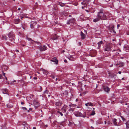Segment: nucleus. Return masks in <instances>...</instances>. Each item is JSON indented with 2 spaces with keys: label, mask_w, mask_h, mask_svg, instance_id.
Wrapping results in <instances>:
<instances>
[{
  "label": "nucleus",
  "mask_w": 129,
  "mask_h": 129,
  "mask_svg": "<svg viewBox=\"0 0 129 129\" xmlns=\"http://www.w3.org/2000/svg\"><path fill=\"white\" fill-rule=\"evenodd\" d=\"M22 108L23 109H25V110H26V108L25 107H23Z\"/></svg>",
  "instance_id": "obj_35"
},
{
  "label": "nucleus",
  "mask_w": 129,
  "mask_h": 129,
  "mask_svg": "<svg viewBox=\"0 0 129 129\" xmlns=\"http://www.w3.org/2000/svg\"><path fill=\"white\" fill-rule=\"evenodd\" d=\"M83 93L84 94H85L86 93V92H83Z\"/></svg>",
  "instance_id": "obj_43"
},
{
  "label": "nucleus",
  "mask_w": 129,
  "mask_h": 129,
  "mask_svg": "<svg viewBox=\"0 0 129 129\" xmlns=\"http://www.w3.org/2000/svg\"><path fill=\"white\" fill-rule=\"evenodd\" d=\"M3 75L5 77V73H4L3 72H2Z\"/></svg>",
  "instance_id": "obj_33"
},
{
  "label": "nucleus",
  "mask_w": 129,
  "mask_h": 129,
  "mask_svg": "<svg viewBox=\"0 0 129 129\" xmlns=\"http://www.w3.org/2000/svg\"><path fill=\"white\" fill-rule=\"evenodd\" d=\"M2 77V75H0V79Z\"/></svg>",
  "instance_id": "obj_41"
},
{
  "label": "nucleus",
  "mask_w": 129,
  "mask_h": 129,
  "mask_svg": "<svg viewBox=\"0 0 129 129\" xmlns=\"http://www.w3.org/2000/svg\"><path fill=\"white\" fill-rule=\"evenodd\" d=\"M108 74H109V77L111 78H113L116 76L115 74H114L113 73L110 72H109Z\"/></svg>",
  "instance_id": "obj_8"
},
{
  "label": "nucleus",
  "mask_w": 129,
  "mask_h": 129,
  "mask_svg": "<svg viewBox=\"0 0 129 129\" xmlns=\"http://www.w3.org/2000/svg\"><path fill=\"white\" fill-rule=\"evenodd\" d=\"M63 4L62 3H60L59 4V5L61 6H63Z\"/></svg>",
  "instance_id": "obj_34"
},
{
  "label": "nucleus",
  "mask_w": 129,
  "mask_h": 129,
  "mask_svg": "<svg viewBox=\"0 0 129 129\" xmlns=\"http://www.w3.org/2000/svg\"><path fill=\"white\" fill-rule=\"evenodd\" d=\"M97 17L93 19V21L94 22H96L101 20H105L107 19V15L103 11H101L97 13Z\"/></svg>",
  "instance_id": "obj_1"
},
{
  "label": "nucleus",
  "mask_w": 129,
  "mask_h": 129,
  "mask_svg": "<svg viewBox=\"0 0 129 129\" xmlns=\"http://www.w3.org/2000/svg\"><path fill=\"white\" fill-rule=\"evenodd\" d=\"M18 10H20V8H19L18 9Z\"/></svg>",
  "instance_id": "obj_47"
},
{
  "label": "nucleus",
  "mask_w": 129,
  "mask_h": 129,
  "mask_svg": "<svg viewBox=\"0 0 129 129\" xmlns=\"http://www.w3.org/2000/svg\"><path fill=\"white\" fill-rule=\"evenodd\" d=\"M81 38L82 39H83L85 38V35L84 33H83L82 31H81Z\"/></svg>",
  "instance_id": "obj_14"
},
{
  "label": "nucleus",
  "mask_w": 129,
  "mask_h": 129,
  "mask_svg": "<svg viewBox=\"0 0 129 129\" xmlns=\"http://www.w3.org/2000/svg\"><path fill=\"white\" fill-rule=\"evenodd\" d=\"M31 78V76H30V79Z\"/></svg>",
  "instance_id": "obj_64"
},
{
  "label": "nucleus",
  "mask_w": 129,
  "mask_h": 129,
  "mask_svg": "<svg viewBox=\"0 0 129 129\" xmlns=\"http://www.w3.org/2000/svg\"><path fill=\"white\" fill-rule=\"evenodd\" d=\"M113 65L112 64V65H111V66L110 67H112L113 66Z\"/></svg>",
  "instance_id": "obj_62"
},
{
  "label": "nucleus",
  "mask_w": 129,
  "mask_h": 129,
  "mask_svg": "<svg viewBox=\"0 0 129 129\" xmlns=\"http://www.w3.org/2000/svg\"><path fill=\"white\" fill-rule=\"evenodd\" d=\"M117 120L116 119H112V122L115 125H117V122H116Z\"/></svg>",
  "instance_id": "obj_18"
},
{
  "label": "nucleus",
  "mask_w": 129,
  "mask_h": 129,
  "mask_svg": "<svg viewBox=\"0 0 129 129\" xmlns=\"http://www.w3.org/2000/svg\"><path fill=\"white\" fill-rule=\"evenodd\" d=\"M105 124H106L107 123V122L106 121H105L104 122Z\"/></svg>",
  "instance_id": "obj_49"
},
{
  "label": "nucleus",
  "mask_w": 129,
  "mask_h": 129,
  "mask_svg": "<svg viewBox=\"0 0 129 129\" xmlns=\"http://www.w3.org/2000/svg\"><path fill=\"white\" fill-rule=\"evenodd\" d=\"M45 126H46V127H48V125H45Z\"/></svg>",
  "instance_id": "obj_55"
},
{
  "label": "nucleus",
  "mask_w": 129,
  "mask_h": 129,
  "mask_svg": "<svg viewBox=\"0 0 129 129\" xmlns=\"http://www.w3.org/2000/svg\"><path fill=\"white\" fill-rule=\"evenodd\" d=\"M28 40H31V39L30 38H28Z\"/></svg>",
  "instance_id": "obj_48"
},
{
  "label": "nucleus",
  "mask_w": 129,
  "mask_h": 129,
  "mask_svg": "<svg viewBox=\"0 0 129 129\" xmlns=\"http://www.w3.org/2000/svg\"><path fill=\"white\" fill-rule=\"evenodd\" d=\"M15 36L13 32H10L9 34L8 37L9 38L14 39Z\"/></svg>",
  "instance_id": "obj_7"
},
{
  "label": "nucleus",
  "mask_w": 129,
  "mask_h": 129,
  "mask_svg": "<svg viewBox=\"0 0 129 129\" xmlns=\"http://www.w3.org/2000/svg\"><path fill=\"white\" fill-rule=\"evenodd\" d=\"M81 3H82V5H84L85 4V3L83 2Z\"/></svg>",
  "instance_id": "obj_42"
},
{
  "label": "nucleus",
  "mask_w": 129,
  "mask_h": 129,
  "mask_svg": "<svg viewBox=\"0 0 129 129\" xmlns=\"http://www.w3.org/2000/svg\"><path fill=\"white\" fill-rule=\"evenodd\" d=\"M2 91L3 93L4 94H7L8 93V90L7 89H3Z\"/></svg>",
  "instance_id": "obj_10"
},
{
  "label": "nucleus",
  "mask_w": 129,
  "mask_h": 129,
  "mask_svg": "<svg viewBox=\"0 0 129 129\" xmlns=\"http://www.w3.org/2000/svg\"><path fill=\"white\" fill-rule=\"evenodd\" d=\"M20 20L19 19H15L14 20V22L16 24H17L19 23Z\"/></svg>",
  "instance_id": "obj_17"
},
{
  "label": "nucleus",
  "mask_w": 129,
  "mask_h": 129,
  "mask_svg": "<svg viewBox=\"0 0 129 129\" xmlns=\"http://www.w3.org/2000/svg\"><path fill=\"white\" fill-rule=\"evenodd\" d=\"M78 101V99H77L76 100V102H77Z\"/></svg>",
  "instance_id": "obj_51"
},
{
  "label": "nucleus",
  "mask_w": 129,
  "mask_h": 129,
  "mask_svg": "<svg viewBox=\"0 0 129 129\" xmlns=\"http://www.w3.org/2000/svg\"><path fill=\"white\" fill-rule=\"evenodd\" d=\"M120 58H121L122 59L123 58V57H121Z\"/></svg>",
  "instance_id": "obj_54"
},
{
  "label": "nucleus",
  "mask_w": 129,
  "mask_h": 129,
  "mask_svg": "<svg viewBox=\"0 0 129 129\" xmlns=\"http://www.w3.org/2000/svg\"><path fill=\"white\" fill-rule=\"evenodd\" d=\"M42 70L43 71V74H45L46 75H47L48 74V72L46 70L43 69H42Z\"/></svg>",
  "instance_id": "obj_19"
},
{
  "label": "nucleus",
  "mask_w": 129,
  "mask_h": 129,
  "mask_svg": "<svg viewBox=\"0 0 129 129\" xmlns=\"http://www.w3.org/2000/svg\"><path fill=\"white\" fill-rule=\"evenodd\" d=\"M57 113H58L61 116H62L63 115V114L61 112H60L59 111H58L57 112Z\"/></svg>",
  "instance_id": "obj_28"
},
{
  "label": "nucleus",
  "mask_w": 129,
  "mask_h": 129,
  "mask_svg": "<svg viewBox=\"0 0 129 129\" xmlns=\"http://www.w3.org/2000/svg\"><path fill=\"white\" fill-rule=\"evenodd\" d=\"M122 118V119L123 120V121H124V120H125V119L124 118Z\"/></svg>",
  "instance_id": "obj_46"
},
{
  "label": "nucleus",
  "mask_w": 129,
  "mask_h": 129,
  "mask_svg": "<svg viewBox=\"0 0 129 129\" xmlns=\"http://www.w3.org/2000/svg\"><path fill=\"white\" fill-rule=\"evenodd\" d=\"M104 89L105 91L107 92H108L110 90L109 88L107 86L104 87Z\"/></svg>",
  "instance_id": "obj_15"
},
{
  "label": "nucleus",
  "mask_w": 129,
  "mask_h": 129,
  "mask_svg": "<svg viewBox=\"0 0 129 129\" xmlns=\"http://www.w3.org/2000/svg\"><path fill=\"white\" fill-rule=\"evenodd\" d=\"M82 94H80V96H82Z\"/></svg>",
  "instance_id": "obj_56"
},
{
  "label": "nucleus",
  "mask_w": 129,
  "mask_h": 129,
  "mask_svg": "<svg viewBox=\"0 0 129 129\" xmlns=\"http://www.w3.org/2000/svg\"><path fill=\"white\" fill-rule=\"evenodd\" d=\"M71 15H69V17H71Z\"/></svg>",
  "instance_id": "obj_59"
},
{
  "label": "nucleus",
  "mask_w": 129,
  "mask_h": 129,
  "mask_svg": "<svg viewBox=\"0 0 129 129\" xmlns=\"http://www.w3.org/2000/svg\"><path fill=\"white\" fill-rule=\"evenodd\" d=\"M35 23L36 24L37 23V22H31V24L30 25V27L31 29H33L34 28V25H33V24Z\"/></svg>",
  "instance_id": "obj_12"
},
{
  "label": "nucleus",
  "mask_w": 129,
  "mask_h": 129,
  "mask_svg": "<svg viewBox=\"0 0 129 129\" xmlns=\"http://www.w3.org/2000/svg\"><path fill=\"white\" fill-rule=\"evenodd\" d=\"M96 54V52L95 50H91L90 51V56L91 57L95 56Z\"/></svg>",
  "instance_id": "obj_3"
},
{
  "label": "nucleus",
  "mask_w": 129,
  "mask_h": 129,
  "mask_svg": "<svg viewBox=\"0 0 129 129\" xmlns=\"http://www.w3.org/2000/svg\"><path fill=\"white\" fill-rule=\"evenodd\" d=\"M37 73L38 74H40V73L39 72H37Z\"/></svg>",
  "instance_id": "obj_58"
},
{
  "label": "nucleus",
  "mask_w": 129,
  "mask_h": 129,
  "mask_svg": "<svg viewBox=\"0 0 129 129\" xmlns=\"http://www.w3.org/2000/svg\"><path fill=\"white\" fill-rule=\"evenodd\" d=\"M111 32H113L114 33H116L114 29H113V30H112V31H111Z\"/></svg>",
  "instance_id": "obj_32"
},
{
  "label": "nucleus",
  "mask_w": 129,
  "mask_h": 129,
  "mask_svg": "<svg viewBox=\"0 0 129 129\" xmlns=\"http://www.w3.org/2000/svg\"><path fill=\"white\" fill-rule=\"evenodd\" d=\"M2 69L3 71L7 70L8 69V67L4 65L2 67Z\"/></svg>",
  "instance_id": "obj_13"
},
{
  "label": "nucleus",
  "mask_w": 129,
  "mask_h": 129,
  "mask_svg": "<svg viewBox=\"0 0 129 129\" xmlns=\"http://www.w3.org/2000/svg\"><path fill=\"white\" fill-rule=\"evenodd\" d=\"M22 82V83L23 84L24 83V82L23 81H21Z\"/></svg>",
  "instance_id": "obj_63"
},
{
  "label": "nucleus",
  "mask_w": 129,
  "mask_h": 129,
  "mask_svg": "<svg viewBox=\"0 0 129 129\" xmlns=\"http://www.w3.org/2000/svg\"><path fill=\"white\" fill-rule=\"evenodd\" d=\"M86 12H88V10H86Z\"/></svg>",
  "instance_id": "obj_52"
},
{
  "label": "nucleus",
  "mask_w": 129,
  "mask_h": 129,
  "mask_svg": "<svg viewBox=\"0 0 129 129\" xmlns=\"http://www.w3.org/2000/svg\"><path fill=\"white\" fill-rule=\"evenodd\" d=\"M116 50H113L112 51H115Z\"/></svg>",
  "instance_id": "obj_57"
},
{
  "label": "nucleus",
  "mask_w": 129,
  "mask_h": 129,
  "mask_svg": "<svg viewBox=\"0 0 129 129\" xmlns=\"http://www.w3.org/2000/svg\"><path fill=\"white\" fill-rule=\"evenodd\" d=\"M32 109L31 108H29V110H32Z\"/></svg>",
  "instance_id": "obj_61"
},
{
  "label": "nucleus",
  "mask_w": 129,
  "mask_h": 129,
  "mask_svg": "<svg viewBox=\"0 0 129 129\" xmlns=\"http://www.w3.org/2000/svg\"><path fill=\"white\" fill-rule=\"evenodd\" d=\"M107 124L108 125H110L112 124L110 121H108Z\"/></svg>",
  "instance_id": "obj_30"
},
{
  "label": "nucleus",
  "mask_w": 129,
  "mask_h": 129,
  "mask_svg": "<svg viewBox=\"0 0 129 129\" xmlns=\"http://www.w3.org/2000/svg\"><path fill=\"white\" fill-rule=\"evenodd\" d=\"M121 73V71H119L118 72V73L119 74H120Z\"/></svg>",
  "instance_id": "obj_39"
},
{
  "label": "nucleus",
  "mask_w": 129,
  "mask_h": 129,
  "mask_svg": "<svg viewBox=\"0 0 129 129\" xmlns=\"http://www.w3.org/2000/svg\"><path fill=\"white\" fill-rule=\"evenodd\" d=\"M24 104V102H22L21 103V105H23Z\"/></svg>",
  "instance_id": "obj_36"
},
{
  "label": "nucleus",
  "mask_w": 129,
  "mask_h": 129,
  "mask_svg": "<svg viewBox=\"0 0 129 129\" xmlns=\"http://www.w3.org/2000/svg\"><path fill=\"white\" fill-rule=\"evenodd\" d=\"M114 45H113L111 44H109L107 45L106 46V48L105 49V51H110L111 50L112 48Z\"/></svg>",
  "instance_id": "obj_2"
},
{
  "label": "nucleus",
  "mask_w": 129,
  "mask_h": 129,
  "mask_svg": "<svg viewBox=\"0 0 129 129\" xmlns=\"http://www.w3.org/2000/svg\"><path fill=\"white\" fill-rule=\"evenodd\" d=\"M33 129H36V127H33Z\"/></svg>",
  "instance_id": "obj_44"
},
{
  "label": "nucleus",
  "mask_w": 129,
  "mask_h": 129,
  "mask_svg": "<svg viewBox=\"0 0 129 129\" xmlns=\"http://www.w3.org/2000/svg\"><path fill=\"white\" fill-rule=\"evenodd\" d=\"M126 128L128 129L129 128V123H126Z\"/></svg>",
  "instance_id": "obj_24"
},
{
  "label": "nucleus",
  "mask_w": 129,
  "mask_h": 129,
  "mask_svg": "<svg viewBox=\"0 0 129 129\" xmlns=\"http://www.w3.org/2000/svg\"><path fill=\"white\" fill-rule=\"evenodd\" d=\"M95 112L94 111H92V112L90 114L91 115H94L95 114Z\"/></svg>",
  "instance_id": "obj_23"
},
{
  "label": "nucleus",
  "mask_w": 129,
  "mask_h": 129,
  "mask_svg": "<svg viewBox=\"0 0 129 129\" xmlns=\"http://www.w3.org/2000/svg\"><path fill=\"white\" fill-rule=\"evenodd\" d=\"M23 18V17H21V19H22Z\"/></svg>",
  "instance_id": "obj_60"
},
{
  "label": "nucleus",
  "mask_w": 129,
  "mask_h": 129,
  "mask_svg": "<svg viewBox=\"0 0 129 129\" xmlns=\"http://www.w3.org/2000/svg\"><path fill=\"white\" fill-rule=\"evenodd\" d=\"M64 61L65 62H67V61L66 59H65L64 60Z\"/></svg>",
  "instance_id": "obj_38"
},
{
  "label": "nucleus",
  "mask_w": 129,
  "mask_h": 129,
  "mask_svg": "<svg viewBox=\"0 0 129 129\" xmlns=\"http://www.w3.org/2000/svg\"><path fill=\"white\" fill-rule=\"evenodd\" d=\"M67 109V106L64 105L62 108V110L64 112H66Z\"/></svg>",
  "instance_id": "obj_9"
},
{
  "label": "nucleus",
  "mask_w": 129,
  "mask_h": 129,
  "mask_svg": "<svg viewBox=\"0 0 129 129\" xmlns=\"http://www.w3.org/2000/svg\"><path fill=\"white\" fill-rule=\"evenodd\" d=\"M113 26H112L111 27H110V29L111 31H112L113 29Z\"/></svg>",
  "instance_id": "obj_27"
},
{
  "label": "nucleus",
  "mask_w": 129,
  "mask_h": 129,
  "mask_svg": "<svg viewBox=\"0 0 129 129\" xmlns=\"http://www.w3.org/2000/svg\"><path fill=\"white\" fill-rule=\"evenodd\" d=\"M62 14L63 15H64L66 16H67L68 15V14L67 13L65 12L63 13Z\"/></svg>",
  "instance_id": "obj_26"
},
{
  "label": "nucleus",
  "mask_w": 129,
  "mask_h": 129,
  "mask_svg": "<svg viewBox=\"0 0 129 129\" xmlns=\"http://www.w3.org/2000/svg\"><path fill=\"white\" fill-rule=\"evenodd\" d=\"M58 80V79L57 78H56L55 79V80L56 81L57 80Z\"/></svg>",
  "instance_id": "obj_50"
},
{
  "label": "nucleus",
  "mask_w": 129,
  "mask_h": 129,
  "mask_svg": "<svg viewBox=\"0 0 129 129\" xmlns=\"http://www.w3.org/2000/svg\"><path fill=\"white\" fill-rule=\"evenodd\" d=\"M16 81L15 80H14V81L11 82V84L12 85Z\"/></svg>",
  "instance_id": "obj_29"
},
{
  "label": "nucleus",
  "mask_w": 129,
  "mask_h": 129,
  "mask_svg": "<svg viewBox=\"0 0 129 129\" xmlns=\"http://www.w3.org/2000/svg\"><path fill=\"white\" fill-rule=\"evenodd\" d=\"M103 42L102 41H101L98 42V48L99 49L101 46V45L102 44Z\"/></svg>",
  "instance_id": "obj_20"
},
{
  "label": "nucleus",
  "mask_w": 129,
  "mask_h": 129,
  "mask_svg": "<svg viewBox=\"0 0 129 129\" xmlns=\"http://www.w3.org/2000/svg\"><path fill=\"white\" fill-rule=\"evenodd\" d=\"M75 19L72 18L67 21V24H70V23H74L75 22Z\"/></svg>",
  "instance_id": "obj_6"
},
{
  "label": "nucleus",
  "mask_w": 129,
  "mask_h": 129,
  "mask_svg": "<svg viewBox=\"0 0 129 129\" xmlns=\"http://www.w3.org/2000/svg\"><path fill=\"white\" fill-rule=\"evenodd\" d=\"M51 61L52 62H55L56 64H57L58 63V61L56 57H54L53 59L51 60Z\"/></svg>",
  "instance_id": "obj_11"
},
{
  "label": "nucleus",
  "mask_w": 129,
  "mask_h": 129,
  "mask_svg": "<svg viewBox=\"0 0 129 129\" xmlns=\"http://www.w3.org/2000/svg\"><path fill=\"white\" fill-rule=\"evenodd\" d=\"M34 79L35 80H36L37 79V77H34Z\"/></svg>",
  "instance_id": "obj_37"
},
{
  "label": "nucleus",
  "mask_w": 129,
  "mask_h": 129,
  "mask_svg": "<svg viewBox=\"0 0 129 129\" xmlns=\"http://www.w3.org/2000/svg\"><path fill=\"white\" fill-rule=\"evenodd\" d=\"M74 114L77 117H78V116H82L83 115L82 113H81V112L78 111H77L76 112H74Z\"/></svg>",
  "instance_id": "obj_4"
},
{
  "label": "nucleus",
  "mask_w": 129,
  "mask_h": 129,
  "mask_svg": "<svg viewBox=\"0 0 129 129\" xmlns=\"http://www.w3.org/2000/svg\"><path fill=\"white\" fill-rule=\"evenodd\" d=\"M120 26V25H119V24H118L117 25V28H118V27L119 26Z\"/></svg>",
  "instance_id": "obj_40"
},
{
  "label": "nucleus",
  "mask_w": 129,
  "mask_h": 129,
  "mask_svg": "<svg viewBox=\"0 0 129 129\" xmlns=\"http://www.w3.org/2000/svg\"><path fill=\"white\" fill-rule=\"evenodd\" d=\"M57 106H60L61 105V104L59 102H57L55 104Z\"/></svg>",
  "instance_id": "obj_21"
},
{
  "label": "nucleus",
  "mask_w": 129,
  "mask_h": 129,
  "mask_svg": "<svg viewBox=\"0 0 129 129\" xmlns=\"http://www.w3.org/2000/svg\"><path fill=\"white\" fill-rule=\"evenodd\" d=\"M82 9H83L84 8V7H83V6H82Z\"/></svg>",
  "instance_id": "obj_53"
},
{
  "label": "nucleus",
  "mask_w": 129,
  "mask_h": 129,
  "mask_svg": "<svg viewBox=\"0 0 129 129\" xmlns=\"http://www.w3.org/2000/svg\"><path fill=\"white\" fill-rule=\"evenodd\" d=\"M85 105L86 106H93V104L92 103L90 102V103H86L85 104Z\"/></svg>",
  "instance_id": "obj_16"
},
{
  "label": "nucleus",
  "mask_w": 129,
  "mask_h": 129,
  "mask_svg": "<svg viewBox=\"0 0 129 129\" xmlns=\"http://www.w3.org/2000/svg\"><path fill=\"white\" fill-rule=\"evenodd\" d=\"M47 47L45 45L42 46L40 47V51H45L47 50Z\"/></svg>",
  "instance_id": "obj_5"
},
{
  "label": "nucleus",
  "mask_w": 129,
  "mask_h": 129,
  "mask_svg": "<svg viewBox=\"0 0 129 129\" xmlns=\"http://www.w3.org/2000/svg\"><path fill=\"white\" fill-rule=\"evenodd\" d=\"M16 51L17 52H19V51L18 50H16Z\"/></svg>",
  "instance_id": "obj_45"
},
{
  "label": "nucleus",
  "mask_w": 129,
  "mask_h": 129,
  "mask_svg": "<svg viewBox=\"0 0 129 129\" xmlns=\"http://www.w3.org/2000/svg\"><path fill=\"white\" fill-rule=\"evenodd\" d=\"M54 22L55 23L54 24H57L58 22L56 20H55L54 21Z\"/></svg>",
  "instance_id": "obj_31"
},
{
  "label": "nucleus",
  "mask_w": 129,
  "mask_h": 129,
  "mask_svg": "<svg viewBox=\"0 0 129 129\" xmlns=\"http://www.w3.org/2000/svg\"><path fill=\"white\" fill-rule=\"evenodd\" d=\"M2 38L3 40H7L6 37L5 36L2 35Z\"/></svg>",
  "instance_id": "obj_22"
},
{
  "label": "nucleus",
  "mask_w": 129,
  "mask_h": 129,
  "mask_svg": "<svg viewBox=\"0 0 129 129\" xmlns=\"http://www.w3.org/2000/svg\"><path fill=\"white\" fill-rule=\"evenodd\" d=\"M42 87L40 86H39V89L38 90V91L40 92L42 91Z\"/></svg>",
  "instance_id": "obj_25"
}]
</instances>
